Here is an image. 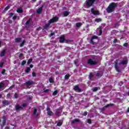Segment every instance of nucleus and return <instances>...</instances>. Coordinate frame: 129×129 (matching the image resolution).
Here are the masks:
<instances>
[{
  "instance_id": "obj_46",
  "label": "nucleus",
  "mask_w": 129,
  "mask_h": 129,
  "mask_svg": "<svg viewBox=\"0 0 129 129\" xmlns=\"http://www.w3.org/2000/svg\"><path fill=\"white\" fill-rule=\"evenodd\" d=\"M60 113H61V112H60V111H56L55 112V115H59V114H60Z\"/></svg>"
},
{
  "instance_id": "obj_58",
  "label": "nucleus",
  "mask_w": 129,
  "mask_h": 129,
  "mask_svg": "<svg viewBox=\"0 0 129 129\" xmlns=\"http://www.w3.org/2000/svg\"><path fill=\"white\" fill-rule=\"evenodd\" d=\"M33 67H34V65L33 64H30L29 68L30 69H31V68H33Z\"/></svg>"
},
{
  "instance_id": "obj_22",
  "label": "nucleus",
  "mask_w": 129,
  "mask_h": 129,
  "mask_svg": "<svg viewBox=\"0 0 129 129\" xmlns=\"http://www.w3.org/2000/svg\"><path fill=\"white\" fill-rule=\"evenodd\" d=\"M32 62H33V59L29 58V59H28V61H27V65H30L31 63H32Z\"/></svg>"
},
{
  "instance_id": "obj_8",
  "label": "nucleus",
  "mask_w": 129,
  "mask_h": 129,
  "mask_svg": "<svg viewBox=\"0 0 129 129\" xmlns=\"http://www.w3.org/2000/svg\"><path fill=\"white\" fill-rule=\"evenodd\" d=\"M73 90L74 91H78V92H82L83 91L78 85H75L73 88Z\"/></svg>"
},
{
  "instance_id": "obj_32",
  "label": "nucleus",
  "mask_w": 129,
  "mask_h": 129,
  "mask_svg": "<svg viewBox=\"0 0 129 129\" xmlns=\"http://www.w3.org/2000/svg\"><path fill=\"white\" fill-rule=\"evenodd\" d=\"M25 43H26V40H23L22 43L20 44V47H23V46L25 45Z\"/></svg>"
},
{
  "instance_id": "obj_33",
  "label": "nucleus",
  "mask_w": 129,
  "mask_h": 129,
  "mask_svg": "<svg viewBox=\"0 0 129 129\" xmlns=\"http://www.w3.org/2000/svg\"><path fill=\"white\" fill-rule=\"evenodd\" d=\"M50 83H54V80L52 78H50L49 79Z\"/></svg>"
},
{
  "instance_id": "obj_59",
  "label": "nucleus",
  "mask_w": 129,
  "mask_h": 129,
  "mask_svg": "<svg viewBox=\"0 0 129 129\" xmlns=\"http://www.w3.org/2000/svg\"><path fill=\"white\" fill-rule=\"evenodd\" d=\"M123 45L124 46V47H127V43H125L123 44Z\"/></svg>"
},
{
  "instance_id": "obj_36",
  "label": "nucleus",
  "mask_w": 129,
  "mask_h": 129,
  "mask_svg": "<svg viewBox=\"0 0 129 129\" xmlns=\"http://www.w3.org/2000/svg\"><path fill=\"white\" fill-rule=\"evenodd\" d=\"M97 90H98V88L97 87H94L93 88V91L94 92H96V91H97Z\"/></svg>"
},
{
  "instance_id": "obj_15",
  "label": "nucleus",
  "mask_w": 129,
  "mask_h": 129,
  "mask_svg": "<svg viewBox=\"0 0 129 129\" xmlns=\"http://www.w3.org/2000/svg\"><path fill=\"white\" fill-rule=\"evenodd\" d=\"M2 103L5 106L9 105L10 104V102H9V101H8V100H5L4 101H3Z\"/></svg>"
},
{
  "instance_id": "obj_41",
  "label": "nucleus",
  "mask_w": 129,
  "mask_h": 129,
  "mask_svg": "<svg viewBox=\"0 0 129 129\" xmlns=\"http://www.w3.org/2000/svg\"><path fill=\"white\" fill-rule=\"evenodd\" d=\"M2 74H3V75H5V73H6V70L5 69H3L1 72Z\"/></svg>"
},
{
  "instance_id": "obj_37",
  "label": "nucleus",
  "mask_w": 129,
  "mask_h": 129,
  "mask_svg": "<svg viewBox=\"0 0 129 129\" xmlns=\"http://www.w3.org/2000/svg\"><path fill=\"white\" fill-rule=\"evenodd\" d=\"M14 14L13 13H10L9 14V18H12V17H13V16H14Z\"/></svg>"
},
{
  "instance_id": "obj_61",
  "label": "nucleus",
  "mask_w": 129,
  "mask_h": 129,
  "mask_svg": "<svg viewBox=\"0 0 129 129\" xmlns=\"http://www.w3.org/2000/svg\"><path fill=\"white\" fill-rule=\"evenodd\" d=\"M8 23H9V24H13V21L9 20Z\"/></svg>"
},
{
  "instance_id": "obj_50",
  "label": "nucleus",
  "mask_w": 129,
  "mask_h": 129,
  "mask_svg": "<svg viewBox=\"0 0 129 129\" xmlns=\"http://www.w3.org/2000/svg\"><path fill=\"white\" fill-rule=\"evenodd\" d=\"M54 35H55V32H52V33H50V37H52V36H54Z\"/></svg>"
},
{
  "instance_id": "obj_40",
  "label": "nucleus",
  "mask_w": 129,
  "mask_h": 129,
  "mask_svg": "<svg viewBox=\"0 0 129 129\" xmlns=\"http://www.w3.org/2000/svg\"><path fill=\"white\" fill-rule=\"evenodd\" d=\"M30 22H31V19H29L28 21H27L26 22V25H29V24H30Z\"/></svg>"
},
{
  "instance_id": "obj_26",
  "label": "nucleus",
  "mask_w": 129,
  "mask_h": 129,
  "mask_svg": "<svg viewBox=\"0 0 129 129\" xmlns=\"http://www.w3.org/2000/svg\"><path fill=\"white\" fill-rule=\"evenodd\" d=\"M102 75H103L99 72H97L96 75L97 77H101V76H102Z\"/></svg>"
},
{
  "instance_id": "obj_21",
  "label": "nucleus",
  "mask_w": 129,
  "mask_h": 129,
  "mask_svg": "<svg viewBox=\"0 0 129 129\" xmlns=\"http://www.w3.org/2000/svg\"><path fill=\"white\" fill-rule=\"evenodd\" d=\"M63 16H64V17H68V16H69V12L64 11L63 12Z\"/></svg>"
},
{
  "instance_id": "obj_12",
  "label": "nucleus",
  "mask_w": 129,
  "mask_h": 129,
  "mask_svg": "<svg viewBox=\"0 0 129 129\" xmlns=\"http://www.w3.org/2000/svg\"><path fill=\"white\" fill-rule=\"evenodd\" d=\"M23 107L22 106H20L19 104H16L15 105V109L16 110H19L20 109H23Z\"/></svg>"
},
{
  "instance_id": "obj_24",
  "label": "nucleus",
  "mask_w": 129,
  "mask_h": 129,
  "mask_svg": "<svg viewBox=\"0 0 129 129\" xmlns=\"http://www.w3.org/2000/svg\"><path fill=\"white\" fill-rule=\"evenodd\" d=\"M94 76H93V74H92V73H90L89 76V79L90 80H91V79H92V78H93Z\"/></svg>"
},
{
  "instance_id": "obj_31",
  "label": "nucleus",
  "mask_w": 129,
  "mask_h": 129,
  "mask_svg": "<svg viewBox=\"0 0 129 129\" xmlns=\"http://www.w3.org/2000/svg\"><path fill=\"white\" fill-rule=\"evenodd\" d=\"M76 26L77 28H80V27H81V23H76Z\"/></svg>"
},
{
  "instance_id": "obj_63",
  "label": "nucleus",
  "mask_w": 129,
  "mask_h": 129,
  "mask_svg": "<svg viewBox=\"0 0 129 129\" xmlns=\"http://www.w3.org/2000/svg\"><path fill=\"white\" fill-rule=\"evenodd\" d=\"M7 95V96H11V93H9Z\"/></svg>"
},
{
  "instance_id": "obj_10",
  "label": "nucleus",
  "mask_w": 129,
  "mask_h": 129,
  "mask_svg": "<svg viewBox=\"0 0 129 129\" xmlns=\"http://www.w3.org/2000/svg\"><path fill=\"white\" fill-rule=\"evenodd\" d=\"M65 36L64 35H62L59 37V42L60 43H64V41H65Z\"/></svg>"
},
{
  "instance_id": "obj_52",
  "label": "nucleus",
  "mask_w": 129,
  "mask_h": 129,
  "mask_svg": "<svg viewBox=\"0 0 129 129\" xmlns=\"http://www.w3.org/2000/svg\"><path fill=\"white\" fill-rule=\"evenodd\" d=\"M18 94L17 93H15V95H14V97L15 98H18Z\"/></svg>"
},
{
  "instance_id": "obj_29",
  "label": "nucleus",
  "mask_w": 129,
  "mask_h": 129,
  "mask_svg": "<svg viewBox=\"0 0 129 129\" xmlns=\"http://www.w3.org/2000/svg\"><path fill=\"white\" fill-rule=\"evenodd\" d=\"M57 94H58V90H56L53 92L52 95H53V96H55V95H57Z\"/></svg>"
},
{
  "instance_id": "obj_7",
  "label": "nucleus",
  "mask_w": 129,
  "mask_h": 129,
  "mask_svg": "<svg viewBox=\"0 0 129 129\" xmlns=\"http://www.w3.org/2000/svg\"><path fill=\"white\" fill-rule=\"evenodd\" d=\"M35 84V83L32 80H29L24 83V85H26L27 87H29L30 85H33Z\"/></svg>"
},
{
  "instance_id": "obj_30",
  "label": "nucleus",
  "mask_w": 129,
  "mask_h": 129,
  "mask_svg": "<svg viewBox=\"0 0 129 129\" xmlns=\"http://www.w3.org/2000/svg\"><path fill=\"white\" fill-rule=\"evenodd\" d=\"M45 89H46V88H44L43 89V92L44 93H48V92H49V91H50V90H49V89H46V90H45Z\"/></svg>"
},
{
  "instance_id": "obj_62",
  "label": "nucleus",
  "mask_w": 129,
  "mask_h": 129,
  "mask_svg": "<svg viewBox=\"0 0 129 129\" xmlns=\"http://www.w3.org/2000/svg\"><path fill=\"white\" fill-rule=\"evenodd\" d=\"M5 129H10V127L9 126H6L5 127Z\"/></svg>"
},
{
  "instance_id": "obj_25",
  "label": "nucleus",
  "mask_w": 129,
  "mask_h": 129,
  "mask_svg": "<svg viewBox=\"0 0 129 129\" xmlns=\"http://www.w3.org/2000/svg\"><path fill=\"white\" fill-rule=\"evenodd\" d=\"M53 114H54V113L52 112V111L47 112V115H49V116H51V115H53Z\"/></svg>"
},
{
  "instance_id": "obj_6",
  "label": "nucleus",
  "mask_w": 129,
  "mask_h": 129,
  "mask_svg": "<svg viewBox=\"0 0 129 129\" xmlns=\"http://www.w3.org/2000/svg\"><path fill=\"white\" fill-rule=\"evenodd\" d=\"M58 19L57 18V17H54L52 18L51 19L49 20L48 21V23L50 24H53V23H56V22H58Z\"/></svg>"
},
{
  "instance_id": "obj_64",
  "label": "nucleus",
  "mask_w": 129,
  "mask_h": 129,
  "mask_svg": "<svg viewBox=\"0 0 129 129\" xmlns=\"http://www.w3.org/2000/svg\"><path fill=\"white\" fill-rule=\"evenodd\" d=\"M126 112H129V108H127V110L126 111Z\"/></svg>"
},
{
  "instance_id": "obj_48",
  "label": "nucleus",
  "mask_w": 129,
  "mask_h": 129,
  "mask_svg": "<svg viewBox=\"0 0 129 129\" xmlns=\"http://www.w3.org/2000/svg\"><path fill=\"white\" fill-rule=\"evenodd\" d=\"M111 105L108 104L107 105L105 106V108H107V107H109V106H110Z\"/></svg>"
},
{
  "instance_id": "obj_28",
  "label": "nucleus",
  "mask_w": 129,
  "mask_h": 129,
  "mask_svg": "<svg viewBox=\"0 0 129 129\" xmlns=\"http://www.w3.org/2000/svg\"><path fill=\"white\" fill-rule=\"evenodd\" d=\"M5 87V83H0V89H2V88H4Z\"/></svg>"
},
{
  "instance_id": "obj_35",
  "label": "nucleus",
  "mask_w": 129,
  "mask_h": 129,
  "mask_svg": "<svg viewBox=\"0 0 129 129\" xmlns=\"http://www.w3.org/2000/svg\"><path fill=\"white\" fill-rule=\"evenodd\" d=\"M26 63H27V61H26V60H23V61L21 62V65H22V66H24V65H25V64H26Z\"/></svg>"
},
{
  "instance_id": "obj_1",
  "label": "nucleus",
  "mask_w": 129,
  "mask_h": 129,
  "mask_svg": "<svg viewBox=\"0 0 129 129\" xmlns=\"http://www.w3.org/2000/svg\"><path fill=\"white\" fill-rule=\"evenodd\" d=\"M116 8H117V3L112 2L109 5L106 9V11L108 14H110L115 11Z\"/></svg>"
},
{
  "instance_id": "obj_14",
  "label": "nucleus",
  "mask_w": 129,
  "mask_h": 129,
  "mask_svg": "<svg viewBox=\"0 0 129 129\" xmlns=\"http://www.w3.org/2000/svg\"><path fill=\"white\" fill-rule=\"evenodd\" d=\"M75 122H80V120L79 119H75L74 120H72L71 121V124H74V123H75Z\"/></svg>"
},
{
  "instance_id": "obj_43",
  "label": "nucleus",
  "mask_w": 129,
  "mask_h": 129,
  "mask_svg": "<svg viewBox=\"0 0 129 129\" xmlns=\"http://www.w3.org/2000/svg\"><path fill=\"white\" fill-rule=\"evenodd\" d=\"M87 122H88V123L90 124V123H92V121H91V119H88L87 120Z\"/></svg>"
},
{
  "instance_id": "obj_47",
  "label": "nucleus",
  "mask_w": 129,
  "mask_h": 129,
  "mask_svg": "<svg viewBox=\"0 0 129 129\" xmlns=\"http://www.w3.org/2000/svg\"><path fill=\"white\" fill-rule=\"evenodd\" d=\"M23 56H24V54L23 53H20L19 55V58H22V57H23Z\"/></svg>"
},
{
  "instance_id": "obj_55",
  "label": "nucleus",
  "mask_w": 129,
  "mask_h": 129,
  "mask_svg": "<svg viewBox=\"0 0 129 129\" xmlns=\"http://www.w3.org/2000/svg\"><path fill=\"white\" fill-rule=\"evenodd\" d=\"M46 110L48 111H51V108H49V107H47L46 108Z\"/></svg>"
},
{
  "instance_id": "obj_2",
  "label": "nucleus",
  "mask_w": 129,
  "mask_h": 129,
  "mask_svg": "<svg viewBox=\"0 0 129 129\" xmlns=\"http://www.w3.org/2000/svg\"><path fill=\"white\" fill-rule=\"evenodd\" d=\"M114 66H115V70L117 71V72H118L119 73H120L121 71L119 69V65H125L127 64V60H123L121 62L119 63V64L117 63V60H116L114 61Z\"/></svg>"
},
{
  "instance_id": "obj_44",
  "label": "nucleus",
  "mask_w": 129,
  "mask_h": 129,
  "mask_svg": "<svg viewBox=\"0 0 129 129\" xmlns=\"http://www.w3.org/2000/svg\"><path fill=\"white\" fill-rule=\"evenodd\" d=\"M65 42L67 44H68V43H70V42H71V40H66L65 39Z\"/></svg>"
},
{
  "instance_id": "obj_13",
  "label": "nucleus",
  "mask_w": 129,
  "mask_h": 129,
  "mask_svg": "<svg viewBox=\"0 0 129 129\" xmlns=\"http://www.w3.org/2000/svg\"><path fill=\"white\" fill-rule=\"evenodd\" d=\"M43 8H44V6H42V7L37 9L36 11L37 14H41V13H42V11H43Z\"/></svg>"
},
{
  "instance_id": "obj_57",
  "label": "nucleus",
  "mask_w": 129,
  "mask_h": 129,
  "mask_svg": "<svg viewBox=\"0 0 129 129\" xmlns=\"http://www.w3.org/2000/svg\"><path fill=\"white\" fill-rule=\"evenodd\" d=\"M22 106H23V107H26V106H27V104H26V103L23 104Z\"/></svg>"
},
{
  "instance_id": "obj_3",
  "label": "nucleus",
  "mask_w": 129,
  "mask_h": 129,
  "mask_svg": "<svg viewBox=\"0 0 129 129\" xmlns=\"http://www.w3.org/2000/svg\"><path fill=\"white\" fill-rule=\"evenodd\" d=\"M98 63V62L97 61L95 60H93V59L91 58L88 59L87 61V64L90 65V66H94V65H96Z\"/></svg>"
},
{
  "instance_id": "obj_5",
  "label": "nucleus",
  "mask_w": 129,
  "mask_h": 129,
  "mask_svg": "<svg viewBox=\"0 0 129 129\" xmlns=\"http://www.w3.org/2000/svg\"><path fill=\"white\" fill-rule=\"evenodd\" d=\"M2 118L3 120L2 121V124H1L2 129L4 128L5 125H6V124L7 123V117H6V116H3Z\"/></svg>"
},
{
  "instance_id": "obj_23",
  "label": "nucleus",
  "mask_w": 129,
  "mask_h": 129,
  "mask_svg": "<svg viewBox=\"0 0 129 129\" xmlns=\"http://www.w3.org/2000/svg\"><path fill=\"white\" fill-rule=\"evenodd\" d=\"M102 28V26H99V28L100 29L99 30V36H101V35H102V30L101 29Z\"/></svg>"
},
{
  "instance_id": "obj_56",
  "label": "nucleus",
  "mask_w": 129,
  "mask_h": 129,
  "mask_svg": "<svg viewBox=\"0 0 129 129\" xmlns=\"http://www.w3.org/2000/svg\"><path fill=\"white\" fill-rule=\"evenodd\" d=\"M117 41V39H114V40L113 41V44H115V43H116Z\"/></svg>"
},
{
  "instance_id": "obj_19",
  "label": "nucleus",
  "mask_w": 129,
  "mask_h": 129,
  "mask_svg": "<svg viewBox=\"0 0 129 129\" xmlns=\"http://www.w3.org/2000/svg\"><path fill=\"white\" fill-rule=\"evenodd\" d=\"M22 40V38H16L15 39V41L16 43H20L21 41Z\"/></svg>"
},
{
  "instance_id": "obj_17",
  "label": "nucleus",
  "mask_w": 129,
  "mask_h": 129,
  "mask_svg": "<svg viewBox=\"0 0 129 129\" xmlns=\"http://www.w3.org/2000/svg\"><path fill=\"white\" fill-rule=\"evenodd\" d=\"M17 12L18 13V14H22L23 13V9L22 8H19L17 10Z\"/></svg>"
},
{
  "instance_id": "obj_45",
  "label": "nucleus",
  "mask_w": 129,
  "mask_h": 129,
  "mask_svg": "<svg viewBox=\"0 0 129 129\" xmlns=\"http://www.w3.org/2000/svg\"><path fill=\"white\" fill-rule=\"evenodd\" d=\"M9 9H10V6H8L7 7H6L5 8V11H8V10H9Z\"/></svg>"
},
{
  "instance_id": "obj_34",
  "label": "nucleus",
  "mask_w": 129,
  "mask_h": 129,
  "mask_svg": "<svg viewBox=\"0 0 129 129\" xmlns=\"http://www.w3.org/2000/svg\"><path fill=\"white\" fill-rule=\"evenodd\" d=\"M62 124L63 123L62 122L59 121L57 122V126H61V125H62Z\"/></svg>"
},
{
  "instance_id": "obj_39",
  "label": "nucleus",
  "mask_w": 129,
  "mask_h": 129,
  "mask_svg": "<svg viewBox=\"0 0 129 129\" xmlns=\"http://www.w3.org/2000/svg\"><path fill=\"white\" fill-rule=\"evenodd\" d=\"M32 75L33 77H36L37 75L36 74V73H35V72H33L32 73Z\"/></svg>"
},
{
  "instance_id": "obj_4",
  "label": "nucleus",
  "mask_w": 129,
  "mask_h": 129,
  "mask_svg": "<svg viewBox=\"0 0 129 129\" xmlns=\"http://www.w3.org/2000/svg\"><path fill=\"white\" fill-rule=\"evenodd\" d=\"M97 0H86V5L87 7L90 8V7H92L93 5H94V3L96 2Z\"/></svg>"
},
{
  "instance_id": "obj_38",
  "label": "nucleus",
  "mask_w": 129,
  "mask_h": 129,
  "mask_svg": "<svg viewBox=\"0 0 129 129\" xmlns=\"http://www.w3.org/2000/svg\"><path fill=\"white\" fill-rule=\"evenodd\" d=\"M98 37H97V36L96 35H93L92 37V39H93V40H94L95 39H98Z\"/></svg>"
},
{
  "instance_id": "obj_49",
  "label": "nucleus",
  "mask_w": 129,
  "mask_h": 129,
  "mask_svg": "<svg viewBox=\"0 0 129 129\" xmlns=\"http://www.w3.org/2000/svg\"><path fill=\"white\" fill-rule=\"evenodd\" d=\"M14 87H15V85H12L9 87V89H12V88H14Z\"/></svg>"
},
{
  "instance_id": "obj_53",
  "label": "nucleus",
  "mask_w": 129,
  "mask_h": 129,
  "mask_svg": "<svg viewBox=\"0 0 129 129\" xmlns=\"http://www.w3.org/2000/svg\"><path fill=\"white\" fill-rule=\"evenodd\" d=\"M13 20H14V21H15V20H17V16H14L13 17Z\"/></svg>"
},
{
  "instance_id": "obj_27",
  "label": "nucleus",
  "mask_w": 129,
  "mask_h": 129,
  "mask_svg": "<svg viewBox=\"0 0 129 129\" xmlns=\"http://www.w3.org/2000/svg\"><path fill=\"white\" fill-rule=\"evenodd\" d=\"M69 77H70V75H69V74H67L65 75L64 76V79L66 80H68V79H69Z\"/></svg>"
},
{
  "instance_id": "obj_42",
  "label": "nucleus",
  "mask_w": 129,
  "mask_h": 129,
  "mask_svg": "<svg viewBox=\"0 0 129 129\" xmlns=\"http://www.w3.org/2000/svg\"><path fill=\"white\" fill-rule=\"evenodd\" d=\"M37 113V109L35 108L33 111V114L35 115Z\"/></svg>"
},
{
  "instance_id": "obj_20",
  "label": "nucleus",
  "mask_w": 129,
  "mask_h": 129,
  "mask_svg": "<svg viewBox=\"0 0 129 129\" xmlns=\"http://www.w3.org/2000/svg\"><path fill=\"white\" fill-rule=\"evenodd\" d=\"M30 71H31V69H30L29 67L26 68V69L25 70V73H29Z\"/></svg>"
},
{
  "instance_id": "obj_16",
  "label": "nucleus",
  "mask_w": 129,
  "mask_h": 129,
  "mask_svg": "<svg viewBox=\"0 0 129 129\" xmlns=\"http://www.w3.org/2000/svg\"><path fill=\"white\" fill-rule=\"evenodd\" d=\"M50 23L48 22V24H45L43 27L44 30H46L47 28H49L50 27Z\"/></svg>"
},
{
  "instance_id": "obj_51",
  "label": "nucleus",
  "mask_w": 129,
  "mask_h": 129,
  "mask_svg": "<svg viewBox=\"0 0 129 129\" xmlns=\"http://www.w3.org/2000/svg\"><path fill=\"white\" fill-rule=\"evenodd\" d=\"M3 66H4V62H0V67L2 68Z\"/></svg>"
},
{
  "instance_id": "obj_18",
  "label": "nucleus",
  "mask_w": 129,
  "mask_h": 129,
  "mask_svg": "<svg viewBox=\"0 0 129 129\" xmlns=\"http://www.w3.org/2000/svg\"><path fill=\"white\" fill-rule=\"evenodd\" d=\"M94 22H96V23H100L102 22V19L101 18H98L94 20Z\"/></svg>"
},
{
  "instance_id": "obj_54",
  "label": "nucleus",
  "mask_w": 129,
  "mask_h": 129,
  "mask_svg": "<svg viewBox=\"0 0 129 129\" xmlns=\"http://www.w3.org/2000/svg\"><path fill=\"white\" fill-rule=\"evenodd\" d=\"M84 116H86V115H87V111H85L84 112Z\"/></svg>"
},
{
  "instance_id": "obj_11",
  "label": "nucleus",
  "mask_w": 129,
  "mask_h": 129,
  "mask_svg": "<svg viewBox=\"0 0 129 129\" xmlns=\"http://www.w3.org/2000/svg\"><path fill=\"white\" fill-rule=\"evenodd\" d=\"M6 52H7V49H3L0 53L1 57H4L5 55H6Z\"/></svg>"
},
{
  "instance_id": "obj_60",
  "label": "nucleus",
  "mask_w": 129,
  "mask_h": 129,
  "mask_svg": "<svg viewBox=\"0 0 129 129\" xmlns=\"http://www.w3.org/2000/svg\"><path fill=\"white\" fill-rule=\"evenodd\" d=\"M91 42L92 44H94V41H93V39L92 38L91 39Z\"/></svg>"
},
{
  "instance_id": "obj_9",
  "label": "nucleus",
  "mask_w": 129,
  "mask_h": 129,
  "mask_svg": "<svg viewBox=\"0 0 129 129\" xmlns=\"http://www.w3.org/2000/svg\"><path fill=\"white\" fill-rule=\"evenodd\" d=\"M91 12L92 14H93V15H99V11L94 10V8H92L91 9Z\"/></svg>"
}]
</instances>
